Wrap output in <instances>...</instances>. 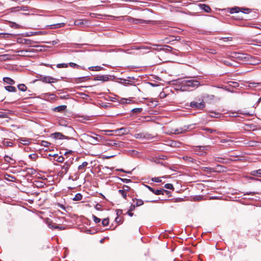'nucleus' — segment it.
<instances>
[{"label": "nucleus", "instance_id": "f257e3e1", "mask_svg": "<svg viewBox=\"0 0 261 261\" xmlns=\"http://www.w3.org/2000/svg\"><path fill=\"white\" fill-rule=\"evenodd\" d=\"M199 84V81L195 80H184L181 82V89L182 91H192L198 87Z\"/></svg>", "mask_w": 261, "mask_h": 261}, {"label": "nucleus", "instance_id": "f03ea898", "mask_svg": "<svg viewBox=\"0 0 261 261\" xmlns=\"http://www.w3.org/2000/svg\"><path fill=\"white\" fill-rule=\"evenodd\" d=\"M37 77L39 79L38 80L39 81L44 83L51 84L59 81L58 79L50 76H45L39 74L37 76Z\"/></svg>", "mask_w": 261, "mask_h": 261}, {"label": "nucleus", "instance_id": "7ed1b4c3", "mask_svg": "<svg viewBox=\"0 0 261 261\" xmlns=\"http://www.w3.org/2000/svg\"><path fill=\"white\" fill-rule=\"evenodd\" d=\"M127 20L128 22L134 24H141V23H149L151 22V20H143L141 19L134 18L132 17L128 16L127 18Z\"/></svg>", "mask_w": 261, "mask_h": 261}, {"label": "nucleus", "instance_id": "20e7f679", "mask_svg": "<svg viewBox=\"0 0 261 261\" xmlns=\"http://www.w3.org/2000/svg\"><path fill=\"white\" fill-rule=\"evenodd\" d=\"M103 132H105L106 134H107V132H114L119 136L123 135L127 133V129L125 127H121L115 130H105Z\"/></svg>", "mask_w": 261, "mask_h": 261}, {"label": "nucleus", "instance_id": "39448f33", "mask_svg": "<svg viewBox=\"0 0 261 261\" xmlns=\"http://www.w3.org/2000/svg\"><path fill=\"white\" fill-rule=\"evenodd\" d=\"M240 11H241L244 13L247 14L250 12V10L249 9L240 8L238 7H234L230 9L229 12L230 13H238Z\"/></svg>", "mask_w": 261, "mask_h": 261}, {"label": "nucleus", "instance_id": "423d86ee", "mask_svg": "<svg viewBox=\"0 0 261 261\" xmlns=\"http://www.w3.org/2000/svg\"><path fill=\"white\" fill-rule=\"evenodd\" d=\"M131 80H134L135 79L133 77H128L126 79H120V83L121 84H123L124 86H128V85H134V82L131 81Z\"/></svg>", "mask_w": 261, "mask_h": 261}, {"label": "nucleus", "instance_id": "0eeeda50", "mask_svg": "<svg viewBox=\"0 0 261 261\" xmlns=\"http://www.w3.org/2000/svg\"><path fill=\"white\" fill-rule=\"evenodd\" d=\"M146 187L148 188V189L151 191L152 193L155 194V195H164V193H168V191L164 190V189H160V190H155L153 188H151L150 187L148 186H146Z\"/></svg>", "mask_w": 261, "mask_h": 261}, {"label": "nucleus", "instance_id": "6e6552de", "mask_svg": "<svg viewBox=\"0 0 261 261\" xmlns=\"http://www.w3.org/2000/svg\"><path fill=\"white\" fill-rule=\"evenodd\" d=\"M190 106L197 109H201L205 107V105L203 102H197L196 101H192L190 103Z\"/></svg>", "mask_w": 261, "mask_h": 261}, {"label": "nucleus", "instance_id": "1a4fd4ad", "mask_svg": "<svg viewBox=\"0 0 261 261\" xmlns=\"http://www.w3.org/2000/svg\"><path fill=\"white\" fill-rule=\"evenodd\" d=\"M200 169L201 171L205 172L207 174H211L214 172V169L213 168L207 167H201Z\"/></svg>", "mask_w": 261, "mask_h": 261}, {"label": "nucleus", "instance_id": "9d476101", "mask_svg": "<svg viewBox=\"0 0 261 261\" xmlns=\"http://www.w3.org/2000/svg\"><path fill=\"white\" fill-rule=\"evenodd\" d=\"M198 6L201 9L205 12L209 13L211 11V8L207 5L200 4Z\"/></svg>", "mask_w": 261, "mask_h": 261}, {"label": "nucleus", "instance_id": "9b49d317", "mask_svg": "<svg viewBox=\"0 0 261 261\" xmlns=\"http://www.w3.org/2000/svg\"><path fill=\"white\" fill-rule=\"evenodd\" d=\"M225 168L220 165L218 164L215 167L213 168L214 172H221L225 170Z\"/></svg>", "mask_w": 261, "mask_h": 261}, {"label": "nucleus", "instance_id": "f8f14e48", "mask_svg": "<svg viewBox=\"0 0 261 261\" xmlns=\"http://www.w3.org/2000/svg\"><path fill=\"white\" fill-rule=\"evenodd\" d=\"M94 80L95 81H107L109 80V77L106 75H99L95 77Z\"/></svg>", "mask_w": 261, "mask_h": 261}, {"label": "nucleus", "instance_id": "ddd939ff", "mask_svg": "<svg viewBox=\"0 0 261 261\" xmlns=\"http://www.w3.org/2000/svg\"><path fill=\"white\" fill-rule=\"evenodd\" d=\"M207 147L206 146H198L197 147L195 150V152L196 153V154L199 155H202L203 153L201 152V151H203L204 150L206 149Z\"/></svg>", "mask_w": 261, "mask_h": 261}, {"label": "nucleus", "instance_id": "4468645a", "mask_svg": "<svg viewBox=\"0 0 261 261\" xmlns=\"http://www.w3.org/2000/svg\"><path fill=\"white\" fill-rule=\"evenodd\" d=\"M250 174L252 176L261 177V169L252 171L250 172Z\"/></svg>", "mask_w": 261, "mask_h": 261}, {"label": "nucleus", "instance_id": "2eb2a0df", "mask_svg": "<svg viewBox=\"0 0 261 261\" xmlns=\"http://www.w3.org/2000/svg\"><path fill=\"white\" fill-rule=\"evenodd\" d=\"M69 167L70 165L68 163H65L62 167V173L66 174L68 171Z\"/></svg>", "mask_w": 261, "mask_h": 261}, {"label": "nucleus", "instance_id": "dca6fc26", "mask_svg": "<svg viewBox=\"0 0 261 261\" xmlns=\"http://www.w3.org/2000/svg\"><path fill=\"white\" fill-rule=\"evenodd\" d=\"M3 81L9 85H14L15 84V81L13 79L8 77H4Z\"/></svg>", "mask_w": 261, "mask_h": 261}, {"label": "nucleus", "instance_id": "f3484780", "mask_svg": "<svg viewBox=\"0 0 261 261\" xmlns=\"http://www.w3.org/2000/svg\"><path fill=\"white\" fill-rule=\"evenodd\" d=\"M66 106L62 105L58 107H57L54 108V111L56 112H61L64 111L66 109Z\"/></svg>", "mask_w": 261, "mask_h": 261}, {"label": "nucleus", "instance_id": "a211bd4d", "mask_svg": "<svg viewBox=\"0 0 261 261\" xmlns=\"http://www.w3.org/2000/svg\"><path fill=\"white\" fill-rule=\"evenodd\" d=\"M4 160L9 163V164H13L15 163V161L12 159L11 158H10V156H9L8 155H5L4 156Z\"/></svg>", "mask_w": 261, "mask_h": 261}, {"label": "nucleus", "instance_id": "6ab92c4d", "mask_svg": "<svg viewBox=\"0 0 261 261\" xmlns=\"http://www.w3.org/2000/svg\"><path fill=\"white\" fill-rule=\"evenodd\" d=\"M53 136L55 139H62L65 137V136L61 133H55L53 134Z\"/></svg>", "mask_w": 261, "mask_h": 261}, {"label": "nucleus", "instance_id": "aec40b11", "mask_svg": "<svg viewBox=\"0 0 261 261\" xmlns=\"http://www.w3.org/2000/svg\"><path fill=\"white\" fill-rule=\"evenodd\" d=\"M19 42L26 45H31L32 41L27 39H21Z\"/></svg>", "mask_w": 261, "mask_h": 261}, {"label": "nucleus", "instance_id": "412c9836", "mask_svg": "<svg viewBox=\"0 0 261 261\" xmlns=\"http://www.w3.org/2000/svg\"><path fill=\"white\" fill-rule=\"evenodd\" d=\"M5 89L9 92H15L16 91V89L15 87L11 86H8L5 87Z\"/></svg>", "mask_w": 261, "mask_h": 261}, {"label": "nucleus", "instance_id": "4be33fe9", "mask_svg": "<svg viewBox=\"0 0 261 261\" xmlns=\"http://www.w3.org/2000/svg\"><path fill=\"white\" fill-rule=\"evenodd\" d=\"M136 203L134 204L136 207L142 205L144 204V201L141 199H135Z\"/></svg>", "mask_w": 261, "mask_h": 261}, {"label": "nucleus", "instance_id": "5701e85b", "mask_svg": "<svg viewBox=\"0 0 261 261\" xmlns=\"http://www.w3.org/2000/svg\"><path fill=\"white\" fill-rule=\"evenodd\" d=\"M210 117L214 118H218L220 116V113L215 112H210Z\"/></svg>", "mask_w": 261, "mask_h": 261}, {"label": "nucleus", "instance_id": "b1692460", "mask_svg": "<svg viewBox=\"0 0 261 261\" xmlns=\"http://www.w3.org/2000/svg\"><path fill=\"white\" fill-rule=\"evenodd\" d=\"M82 195L80 193H77L75 195L74 197L73 198V200L74 201H79L82 200Z\"/></svg>", "mask_w": 261, "mask_h": 261}, {"label": "nucleus", "instance_id": "393cba45", "mask_svg": "<svg viewBox=\"0 0 261 261\" xmlns=\"http://www.w3.org/2000/svg\"><path fill=\"white\" fill-rule=\"evenodd\" d=\"M48 226L50 228H52V229H56V228H59V225H57V224L56 223H52V222H50L48 224Z\"/></svg>", "mask_w": 261, "mask_h": 261}, {"label": "nucleus", "instance_id": "a878e982", "mask_svg": "<svg viewBox=\"0 0 261 261\" xmlns=\"http://www.w3.org/2000/svg\"><path fill=\"white\" fill-rule=\"evenodd\" d=\"M18 88L19 90L24 92L27 90V87L24 84H19L18 85Z\"/></svg>", "mask_w": 261, "mask_h": 261}, {"label": "nucleus", "instance_id": "bb28decb", "mask_svg": "<svg viewBox=\"0 0 261 261\" xmlns=\"http://www.w3.org/2000/svg\"><path fill=\"white\" fill-rule=\"evenodd\" d=\"M102 69V67L96 66H93L90 67L89 68V69L92 71H100Z\"/></svg>", "mask_w": 261, "mask_h": 261}, {"label": "nucleus", "instance_id": "cd10ccee", "mask_svg": "<svg viewBox=\"0 0 261 261\" xmlns=\"http://www.w3.org/2000/svg\"><path fill=\"white\" fill-rule=\"evenodd\" d=\"M30 141L28 139H25L24 138L20 139V143L23 145H28L30 143Z\"/></svg>", "mask_w": 261, "mask_h": 261}, {"label": "nucleus", "instance_id": "c85d7f7f", "mask_svg": "<svg viewBox=\"0 0 261 261\" xmlns=\"http://www.w3.org/2000/svg\"><path fill=\"white\" fill-rule=\"evenodd\" d=\"M156 50H166L167 51H170L172 49V47L168 45H165L164 48L159 49H155Z\"/></svg>", "mask_w": 261, "mask_h": 261}, {"label": "nucleus", "instance_id": "c756f323", "mask_svg": "<svg viewBox=\"0 0 261 261\" xmlns=\"http://www.w3.org/2000/svg\"><path fill=\"white\" fill-rule=\"evenodd\" d=\"M88 165V163L87 162H84L82 163V165H80L78 167V169L79 170H83L84 167H86Z\"/></svg>", "mask_w": 261, "mask_h": 261}, {"label": "nucleus", "instance_id": "7c9ffc66", "mask_svg": "<svg viewBox=\"0 0 261 261\" xmlns=\"http://www.w3.org/2000/svg\"><path fill=\"white\" fill-rule=\"evenodd\" d=\"M118 192L122 196V197L124 198V199H126V197H127V195H126V193L125 191H124V190H119L118 191Z\"/></svg>", "mask_w": 261, "mask_h": 261}, {"label": "nucleus", "instance_id": "2f4dec72", "mask_svg": "<svg viewBox=\"0 0 261 261\" xmlns=\"http://www.w3.org/2000/svg\"><path fill=\"white\" fill-rule=\"evenodd\" d=\"M109 220L108 219L106 218V219H103L102 220V224L104 226H107L109 224Z\"/></svg>", "mask_w": 261, "mask_h": 261}, {"label": "nucleus", "instance_id": "473e14b6", "mask_svg": "<svg viewBox=\"0 0 261 261\" xmlns=\"http://www.w3.org/2000/svg\"><path fill=\"white\" fill-rule=\"evenodd\" d=\"M164 187L166 189H170V190H173L174 187L171 184H167L165 185Z\"/></svg>", "mask_w": 261, "mask_h": 261}, {"label": "nucleus", "instance_id": "72a5a7b5", "mask_svg": "<svg viewBox=\"0 0 261 261\" xmlns=\"http://www.w3.org/2000/svg\"><path fill=\"white\" fill-rule=\"evenodd\" d=\"M142 111V108H135L132 110V112L134 113H139Z\"/></svg>", "mask_w": 261, "mask_h": 261}, {"label": "nucleus", "instance_id": "f704fd0d", "mask_svg": "<svg viewBox=\"0 0 261 261\" xmlns=\"http://www.w3.org/2000/svg\"><path fill=\"white\" fill-rule=\"evenodd\" d=\"M224 63L228 66H234L233 65V63L232 62H230L229 60H225L224 61Z\"/></svg>", "mask_w": 261, "mask_h": 261}, {"label": "nucleus", "instance_id": "c9c22d12", "mask_svg": "<svg viewBox=\"0 0 261 261\" xmlns=\"http://www.w3.org/2000/svg\"><path fill=\"white\" fill-rule=\"evenodd\" d=\"M177 129L178 130V132H179V134H182V133H185L186 132V130L188 129V128L180 127V128H178Z\"/></svg>", "mask_w": 261, "mask_h": 261}, {"label": "nucleus", "instance_id": "e433bc0d", "mask_svg": "<svg viewBox=\"0 0 261 261\" xmlns=\"http://www.w3.org/2000/svg\"><path fill=\"white\" fill-rule=\"evenodd\" d=\"M37 157V154L35 153H33L29 155V158L33 160H35Z\"/></svg>", "mask_w": 261, "mask_h": 261}, {"label": "nucleus", "instance_id": "4c0bfd02", "mask_svg": "<svg viewBox=\"0 0 261 261\" xmlns=\"http://www.w3.org/2000/svg\"><path fill=\"white\" fill-rule=\"evenodd\" d=\"M203 130L207 131V132H208L209 133H211V134L213 133L216 132V130H214V129H213L211 128H203Z\"/></svg>", "mask_w": 261, "mask_h": 261}, {"label": "nucleus", "instance_id": "58836bf2", "mask_svg": "<svg viewBox=\"0 0 261 261\" xmlns=\"http://www.w3.org/2000/svg\"><path fill=\"white\" fill-rule=\"evenodd\" d=\"M57 66L58 68H66V67H67L68 65L66 64L62 63V64H58L57 65Z\"/></svg>", "mask_w": 261, "mask_h": 261}, {"label": "nucleus", "instance_id": "ea45409f", "mask_svg": "<svg viewBox=\"0 0 261 261\" xmlns=\"http://www.w3.org/2000/svg\"><path fill=\"white\" fill-rule=\"evenodd\" d=\"M50 144V143L49 142H48L45 141H42L41 142V145L45 147H48L49 146Z\"/></svg>", "mask_w": 261, "mask_h": 261}, {"label": "nucleus", "instance_id": "a19ab883", "mask_svg": "<svg viewBox=\"0 0 261 261\" xmlns=\"http://www.w3.org/2000/svg\"><path fill=\"white\" fill-rule=\"evenodd\" d=\"M152 180L154 182H162V180L161 179V177H154L152 178Z\"/></svg>", "mask_w": 261, "mask_h": 261}, {"label": "nucleus", "instance_id": "79ce46f5", "mask_svg": "<svg viewBox=\"0 0 261 261\" xmlns=\"http://www.w3.org/2000/svg\"><path fill=\"white\" fill-rule=\"evenodd\" d=\"M92 217H93V221L96 223H99L100 222V219L97 218V217H96L94 215H93L92 216Z\"/></svg>", "mask_w": 261, "mask_h": 261}, {"label": "nucleus", "instance_id": "37998d69", "mask_svg": "<svg viewBox=\"0 0 261 261\" xmlns=\"http://www.w3.org/2000/svg\"><path fill=\"white\" fill-rule=\"evenodd\" d=\"M64 161V158L62 156H58L57 161L59 163H63Z\"/></svg>", "mask_w": 261, "mask_h": 261}, {"label": "nucleus", "instance_id": "c03bdc74", "mask_svg": "<svg viewBox=\"0 0 261 261\" xmlns=\"http://www.w3.org/2000/svg\"><path fill=\"white\" fill-rule=\"evenodd\" d=\"M260 84H261L260 83H250L249 84V86L250 87H256L257 85H259Z\"/></svg>", "mask_w": 261, "mask_h": 261}, {"label": "nucleus", "instance_id": "a18cd8bd", "mask_svg": "<svg viewBox=\"0 0 261 261\" xmlns=\"http://www.w3.org/2000/svg\"><path fill=\"white\" fill-rule=\"evenodd\" d=\"M108 144L111 146H117L118 144V143L115 142L113 140H111L109 143H108Z\"/></svg>", "mask_w": 261, "mask_h": 261}, {"label": "nucleus", "instance_id": "49530a36", "mask_svg": "<svg viewBox=\"0 0 261 261\" xmlns=\"http://www.w3.org/2000/svg\"><path fill=\"white\" fill-rule=\"evenodd\" d=\"M69 65L70 67H71L72 68H78L79 67V66L78 65H77L76 64H75L74 63H72V62L69 63Z\"/></svg>", "mask_w": 261, "mask_h": 261}, {"label": "nucleus", "instance_id": "de8ad7c7", "mask_svg": "<svg viewBox=\"0 0 261 261\" xmlns=\"http://www.w3.org/2000/svg\"><path fill=\"white\" fill-rule=\"evenodd\" d=\"M171 133L173 134H179L177 128H172Z\"/></svg>", "mask_w": 261, "mask_h": 261}, {"label": "nucleus", "instance_id": "09e8293b", "mask_svg": "<svg viewBox=\"0 0 261 261\" xmlns=\"http://www.w3.org/2000/svg\"><path fill=\"white\" fill-rule=\"evenodd\" d=\"M4 144L7 146H12L13 143L10 141H5Z\"/></svg>", "mask_w": 261, "mask_h": 261}, {"label": "nucleus", "instance_id": "8fccbe9b", "mask_svg": "<svg viewBox=\"0 0 261 261\" xmlns=\"http://www.w3.org/2000/svg\"><path fill=\"white\" fill-rule=\"evenodd\" d=\"M55 26H56L55 28H61V27H63L65 25V23H57V24H54Z\"/></svg>", "mask_w": 261, "mask_h": 261}, {"label": "nucleus", "instance_id": "3c124183", "mask_svg": "<svg viewBox=\"0 0 261 261\" xmlns=\"http://www.w3.org/2000/svg\"><path fill=\"white\" fill-rule=\"evenodd\" d=\"M83 24V22L81 20H77L74 21V24L76 25H80Z\"/></svg>", "mask_w": 261, "mask_h": 261}, {"label": "nucleus", "instance_id": "603ef678", "mask_svg": "<svg viewBox=\"0 0 261 261\" xmlns=\"http://www.w3.org/2000/svg\"><path fill=\"white\" fill-rule=\"evenodd\" d=\"M222 160H223L222 158H218V157L215 158V159H214L215 161L217 162H220V163H222Z\"/></svg>", "mask_w": 261, "mask_h": 261}, {"label": "nucleus", "instance_id": "864d4df0", "mask_svg": "<svg viewBox=\"0 0 261 261\" xmlns=\"http://www.w3.org/2000/svg\"><path fill=\"white\" fill-rule=\"evenodd\" d=\"M150 48L148 46H141L138 47H135L134 49H149Z\"/></svg>", "mask_w": 261, "mask_h": 261}, {"label": "nucleus", "instance_id": "5fc2aeb1", "mask_svg": "<svg viewBox=\"0 0 261 261\" xmlns=\"http://www.w3.org/2000/svg\"><path fill=\"white\" fill-rule=\"evenodd\" d=\"M101 205L100 204H96L95 206V208L96 210L100 211L101 210Z\"/></svg>", "mask_w": 261, "mask_h": 261}, {"label": "nucleus", "instance_id": "6e6d98bb", "mask_svg": "<svg viewBox=\"0 0 261 261\" xmlns=\"http://www.w3.org/2000/svg\"><path fill=\"white\" fill-rule=\"evenodd\" d=\"M122 210L120 209H118L116 210V213L118 216H120L122 214Z\"/></svg>", "mask_w": 261, "mask_h": 261}, {"label": "nucleus", "instance_id": "4d7b16f0", "mask_svg": "<svg viewBox=\"0 0 261 261\" xmlns=\"http://www.w3.org/2000/svg\"><path fill=\"white\" fill-rule=\"evenodd\" d=\"M122 190H124V191H125V192L126 191H129L130 190V188L128 186L125 185V186H124L123 187V189Z\"/></svg>", "mask_w": 261, "mask_h": 261}, {"label": "nucleus", "instance_id": "13d9d810", "mask_svg": "<svg viewBox=\"0 0 261 261\" xmlns=\"http://www.w3.org/2000/svg\"><path fill=\"white\" fill-rule=\"evenodd\" d=\"M12 27L14 28H20V25L19 24H16L15 22H13L12 23Z\"/></svg>", "mask_w": 261, "mask_h": 261}, {"label": "nucleus", "instance_id": "bf43d9fd", "mask_svg": "<svg viewBox=\"0 0 261 261\" xmlns=\"http://www.w3.org/2000/svg\"><path fill=\"white\" fill-rule=\"evenodd\" d=\"M69 97V95H61L60 96V99H67Z\"/></svg>", "mask_w": 261, "mask_h": 261}, {"label": "nucleus", "instance_id": "052dcab7", "mask_svg": "<svg viewBox=\"0 0 261 261\" xmlns=\"http://www.w3.org/2000/svg\"><path fill=\"white\" fill-rule=\"evenodd\" d=\"M135 207H136V206H135V204H132L130 208H129V211H134L135 208Z\"/></svg>", "mask_w": 261, "mask_h": 261}, {"label": "nucleus", "instance_id": "680f3d73", "mask_svg": "<svg viewBox=\"0 0 261 261\" xmlns=\"http://www.w3.org/2000/svg\"><path fill=\"white\" fill-rule=\"evenodd\" d=\"M121 180L123 181V182H125L126 183L127 182H129L130 181V179H126V178H121Z\"/></svg>", "mask_w": 261, "mask_h": 261}, {"label": "nucleus", "instance_id": "e2e57ef3", "mask_svg": "<svg viewBox=\"0 0 261 261\" xmlns=\"http://www.w3.org/2000/svg\"><path fill=\"white\" fill-rule=\"evenodd\" d=\"M85 77H79V78L76 79L75 80V82H78L77 80H79L81 81H83V80L85 79Z\"/></svg>", "mask_w": 261, "mask_h": 261}, {"label": "nucleus", "instance_id": "0e129e2a", "mask_svg": "<svg viewBox=\"0 0 261 261\" xmlns=\"http://www.w3.org/2000/svg\"><path fill=\"white\" fill-rule=\"evenodd\" d=\"M2 35H3L4 38H7V37H8L10 36H12V34H2Z\"/></svg>", "mask_w": 261, "mask_h": 261}, {"label": "nucleus", "instance_id": "69168bd1", "mask_svg": "<svg viewBox=\"0 0 261 261\" xmlns=\"http://www.w3.org/2000/svg\"><path fill=\"white\" fill-rule=\"evenodd\" d=\"M244 26H245V27H253L252 24H251L250 23H247L245 24H244Z\"/></svg>", "mask_w": 261, "mask_h": 261}, {"label": "nucleus", "instance_id": "338daca9", "mask_svg": "<svg viewBox=\"0 0 261 261\" xmlns=\"http://www.w3.org/2000/svg\"><path fill=\"white\" fill-rule=\"evenodd\" d=\"M28 7H22L21 8V10H23V11H27L28 10Z\"/></svg>", "mask_w": 261, "mask_h": 261}, {"label": "nucleus", "instance_id": "774afa93", "mask_svg": "<svg viewBox=\"0 0 261 261\" xmlns=\"http://www.w3.org/2000/svg\"><path fill=\"white\" fill-rule=\"evenodd\" d=\"M131 211H128L127 212V214L130 217L133 216V213H131L130 212Z\"/></svg>", "mask_w": 261, "mask_h": 261}]
</instances>
